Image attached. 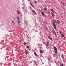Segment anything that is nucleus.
Instances as JSON below:
<instances>
[{
    "label": "nucleus",
    "instance_id": "34",
    "mask_svg": "<svg viewBox=\"0 0 66 66\" xmlns=\"http://www.w3.org/2000/svg\"><path fill=\"white\" fill-rule=\"evenodd\" d=\"M48 13H50V12H48Z\"/></svg>",
    "mask_w": 66,
    "mask_h": 66
},
{
    "label": "nucleus",
    "instance_id": "18",
    "mask_svg": "<svg viewBox=\"0 0 66 66\" xmlns=\"http://www.w3.org/2000/svg\"><path fill=\"white\" fill-rule=\"evenodd\" d=\"M44 10H45V11H46V10H47V8H46L45 7L44 8Z\"/></svg>",
    "mask_w": 66,
    "mask_h": 66
},
{
    "label": "nucleus",
    "instance_id": "27",
    "mask_svg": "<svg viewBox=\"0 0 66 66\" xmlns=\"http://www.w3.org/2000/svg\"><path fill=\"white\" fill-rule=\"evenodd\" d=\"M50 40H52V38H50Z\"/></svg>",
    "mask_w": 66,
    "mask_h": 66
},
{
    "label": "nucleus",
    "instance_id": "24",
    "mask_svg": "<svg viewBox=\"0 0 66 66\" xmlns=\"http://www.w3.org/2000/svg\"><path fill=\"white\" fill-rule=\"evenodd\" d=\"M26 42H24V45H26Z\"/></svg>",
    "mask_w": 66,
    "mask_h": 66
},
{
    "label": "nucleus",
    "instance_id": "5",
    "mask_svg": "<svg viewBox=\"0 0 66 66\" xmlns=\"http://www.w3.org/2000/svg\"><path fill=\"white\" fill-rule=\"evenodd\" d=\"M30 5H31L33 8H35L34 6H33V4L31 3V2H30Z\"/></svg>",
    "mask_w": 66,
    "mask_h": 66
},
{
    "label": "nucleus",
    "instance_id": "4",
    "mask_svg": "<svg viewBox=\"0 0 66 66\" xmlns=\"http://www.w3.org/2000/svg\"><path fill=\"white\" fill-rule=\"evenodd\" d=\"M61 55H62L61 57H62L63 60H64V59H65V57L64 56V55H63V54H62Z\"/></svg>",
    "mask_w": 66,
    "mask_h": 66
},
{
    "label": "nucleus",
    "instance_id": "8",
    "mask_svg": "<svg viewBox=\"0 0 66 66\" xmlns=\"http://www.w3.org/2000/svg\"><path fill=\"white\" fill-rule=\"evenodd\" d=\"M32 12H33V13H34V14H36V12L34 10H32Z\"/></svg>",
    "mask_w": 66,
    "mask_h": 66
},
{
    "label": "nucleus",
    "instance_id": "19",
    "mask_svg": "<svg viewBox=\"0 0 66 66\" xmlns=\"http://www.w3.org/2000/svg\"><path fill=\"white\" fill-rule=\"evenodd\" d=\"M60 66H64V64H61L60 65Z\"/></svg>",
    "mask_w": 66,
    "mask_h": 66
},
{
    "label": "nucleus",
    "instance_id": "11",
    "mask_svg": "<svg viewBox=\"0 0 66 66\" xmlns=\"http://www.w3.org/2000/svg\"><path fill=\"white\" fill-rule=\"evenodd\" d=\"M64 37V34H61V37L63 38Z\"/></svg>",
    "mask_w": 66,
    "mask_h": 66
},
{
    "label": "nucleus",
    "instance_id": "31",
    "mask_svg": "<svg viewBox=\"0 0 66 66\" xmlns=\"http://www.w3.org/2000/svg\"><path fill=\"white\" fill-rule=\"evenodd\" d=\"M39 48H40V49H42V47H40Z\"/></svg>",
    "mask_w": 66,
    "mask_h": 66
},
{
    "label": "nucleus",
    "instance_id": "21",
    "mask_svg": "<svg viewBox=\"0 0 66 66\" xmlns=\"http://www.w3.org/2000/svg\"><path fill=\"white\" fill-rule=\"evenodd\" d=\"M47 44H49V41H47Z\"/></svg>",
    "mask_w": 66,
    "mask_h": 66
},
{
    "label": "nucleus",
    "instance_id": "9",
    "mask_svg": "<svg viewBox=\"0 0 66 66\" xmlns=\"http://www.w3.org/2000/svg\"><path fill=\"white\" fill-rule=\"evenodd\" d=\"M34 54L36 56H37V54H36V52H35L34 53Z\"/></svg>",
    "mask_w": 66,
    "mask_h": 66
},
{
    "label": "nucleus",
    "instance_id": "16",
    "mask_svg": "<svg viewBox=\"0 0 66 66\" xmlns=\"http://www.w3.org/2000/svg\"><path fill=\"white\" fill-rule=\"evenodd\" d=\"M51 15H52V16H53V17L54 16V14H53V13H51Z\"/></svg>",
    "mask_w": 66,
    "mask_h": 66
},
{
    "label": "nucleus",
    "instance_id": "29",
    "mask_svg": "<svg viewBox=\"0 0 66 66\" xmlns=\"http://www.w3.org/2000/svg\"><path fill=\"white\" fill-rule=\"evenodd\" d=\"M48 38H51V37H50V36H49L48 37Z\"/></svg>",
    "mask_w": 66,
    "mask_h": 66
},
{
    "label": "nucleus",
    "instance_id": "28",
    "mask_svg": "<svg viewBox=\"0 0 66 66\" xmlns=\"http://www.w3.org/2000/svg\"><path fill=\"white\" fill-rule=\"evenodd\" d=\"M59 32L60 34H61V33H62V32H61V31H60Z\"/></svg>",
    "mask_w": 66,
    "mask_h": 66
},
{
    "label": "nucleus",
    "instance_id": "17",
    "mask_svg": "<svg viewBox=\"0 0 66 66\" xmlns=\"http://www.w3.org/2000/svg\"><path fill=\"white\" fill-rule=\"evenodd\" d=\"M18 22L19 23H20V21H19V20H18Z\"/></svg>",
    "mask_w": 66,
    "mask_h": 66
},
{
    "label": "nucleus",
    "instance_id": "33",
    "mask_svg": "<svg viewBox=\"0 0 66 66\" xmlns=\"http://www.w3.org/2000/svg\"><path fill=\"white\" fill-rule=\"evenodd\" d=\"M29 50H30V49H29Z\"/></svg>",
    "mask_w": 66,
    "mask_h": 66
},
{
    "label": "nucleus",
    "instance_id": "26",
    "mask_svg": "<svg viewBox=\"0 0 66 66\" xmlns=\"http://www.w3.org/2000/svg\"><path fill=\"white\" fill-rule=\"evenodd\" d=\"M34 3H35V4H36V2H34Z\"/></svg>",
    "mask_w": 66,
    "mask_h": 66
},
{
    "label": "nucleus",
    "instance_id": "35",
    "mask_svg": "<svg viewBox=\"0 0 66 66\" xmlns=\"http://www.w3.org/2000/svg\"><path fill=\"white\" fill-rule=\"evenodd\" d=\"M28 0V1H30V0Z\"/></svg>",
    "mask_w": 66,
    "mask_h": 66
},
{
    "label": "nucleus",
    "instance_id": "25",
    "mask_svg": "<svg viewBox=\"0 0 66 66\" xmlns=\"http://www.w3.org/2000/svg\"><path fill=\"white\" fill-rule=\"evenodd\" d=\"M12 23H14V21H12Z\"/></svg>",
    "mask_w": 66,
    "mask_h": 66
},
{
    "label": "nucleus",
    "instance_id": "15",
    "mask_svg": "<svg viewBox=\"0 0 66 66\" xmlns=\"http://www.w3.org/2000/svg\"><path fill=\"white\" fill-rule=\"evenodd\" d=\"M53 33H54V34H55V35H56V33H55V32L54 31H53Z\"/></svg>",
    "mask_w": 66,
    "mask_h": 66
},
{
    "label": "nucleus",
    "instance_id": "10",
    "mask_svg": "<svg viewBox=\"0 0 66 66\" xmlns=\"http://www.w3.org/2000/svg\"><path fill=\"white\" fill-rule=\"evenodd\" d=\"M41 13L42 16H44V12H41Z\"/></svg>",
    "mask_w": 66,
    "mask_h": 66
},
{
    "label": "nucleus",
    "instance_id": "23",
    "mask_svg": "<svg viewBox=\"0 0 66 66\" xmlns=\"http://www.w3.org/2000/svg\"><path fill=\"white\" fill-rule=\"evenodd\" d=\"M30 48L29 46H28L27 47V48Z\"/></svg>",
    "mask_w": 66,
    "mask_h": 66
},
{
    "label": "nucleus",
    "instance_id": "20",
    "mask_svg": "<svg viewBox=\"0 0 66 66\" xmlns=\"http://www.w3.org/2000/svg\"><path fill=\"white\" fill-rule=\"evenodd\" d=\"M17 19L18 20H19V17L18 16H17Z\"/></svg>",
    "mask_w": 66,
    "mask_h": 66
},
{
    "label": "nucleus",
    "instance_id": "2",
    "mask_svg": "<svg viewBox=\"0 0 66 66\" xmlns=\"http://www.w3.org/2000/svg\"><path fill=\"white\" fill-rule=\"evenodd\" d=\"M54 50L55 53H57V48H56L55 46L54 47Z\"/></svg>",
    "mask_w": 66,
    "mask_h": 66
},
{
    "label": "nucleus",
    "instance_id": "13",
    "mask_svg": "<svg viewBox=\"0 0 66 66\" xmlns=\"http://www.w3.org/2000/svg\"><path fill=\"white\" fill-rule=\"evenodd\" d=\"M40 53H41L42 54L43 53V52L42 51V50H40Z\"/></svg>",
    "mask_w": 66,
    "mask_h": 66
},
{
    "label": "nucleus",
    "instance_id": "32",
    "mask_svg": "<svg viewBox=\"0 0 66 66\" xmlns=\"http://www.w3.org/2000/svg\"><path fill=\"white\" fill-rule=\"evenodd\" d=\"M34 63H35V64H36V62H35Z\"/></svg>",
    "mask_w": 66,
    "mask_h": 66
},
{
    "label": "nucleus",
    "instance_id": "30",
    "mask_svg": "<svg viewBox=\"0 0 66 66\" xmlns=\"http://www.w3.org/2000/svg\"><path fill=\"white\" fill-rule=\"evenodd\" d=\"M50 58H48V60H49H49H50Z\"/></svg>",
    "mask_w": 66,
    "mask_h": 66
},
{
    "label": "nucleus",
    "instance_id": "22",
    "mask_svg": "<svg viewBox=\"0 0 66 66\" xmlns=\"http://www.w3.org/2000/svg\"><path fill=\"white\" fill-rule=\"evenodd\" d=\"M46 47H48V44H46Z\"/></svg>",
    "mask_w": 66,
    "mask_h": 66
},
{
    "label": "nucleus",
    "instance_id": "12",
    "mask_svg": "<svg viewBox=\"0 0 66 66\" xmlns=\"http://www.w3.org/2000/svg\"><path fill=\"white\" fill-rule=\"evenodd\" d=\"M62 4L64 6H65V3H62Z\"/></svg>",
    "mask_w": 66,
    "mask_h": 66
},
{
    "label": "nucleus",
    "instance_id": "1",
    "mask_svg": "<svg viewBox=\"0 0 66 66\" xmlns=\"http://www.w3.org/2000/svg\"><path fill=\"white\" fill-rule=\"evenodd\" d=\"M54 21L55 23H57V24H60V21L59 20H57V21L55 20H54Z\"/></svg>",
    "mask_w": 66,
    "mask_h": 66
},
{
    "label": "nucleus",
    "instance_id": "6",
    "mask_svg": "<svg viewBox=\"0 0 66 66\" xmlns=\"http://www.w3.org/2000/svg\"><path fill=\"white\" fill-rule=\"evenodd\" d=\"M28 51H27V50H26L25 51V54H26V55H27V54H28Z\"/></svg>",
    "mask_w": 66,
    "mask_h": 66
},
{
    "label": "nucleus",
    "instance_id": "7",
    "mask_svg": "<svg viewBox=\"0 0 66 66\" xmlns=\"http://www.w3.org/2000/svg\"><path fill=\"white\" fill-rule=\"evenodd\" d=\"M17 13L18 14H20V12L18 10L17 11Z\"/></svg>",
    "mask_w": 66,
    "mask_h": 66
},
{
    "label": "nucleus",
    "instance_id": "3",
    "mask_svg": "<svg viewBox=\"0 0 66 66\" xmlns=\"http://www.w3.org/2000/svg\"><path fill=\"white\" fill-rule=\"evenodd\" d=\"M53 25L54 28L55 29H56V25H55V24L54 22H53Z\"/></svg>",
    "mask_w": 66,
    "mask_h": 66
},
{
    "label": "nucleus",
    "instance_id": "14",
    "mask_svg": "<svg viewBox=\"0 0 66 66\" xmlns=\"http://www.w3.org/2000/svg\"><path fill=\"white\" fill-rule=\"evenodd\" d=\"M51 11H52V13H54V11H53V9H51Z\"/></svg>",
    "mask_w": 66,
    "mask_h": 66
}]
</instances>
